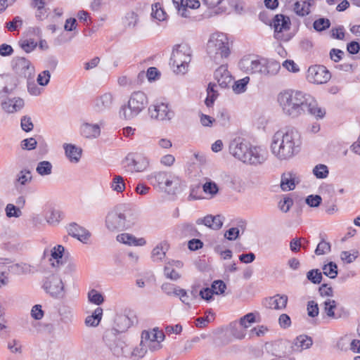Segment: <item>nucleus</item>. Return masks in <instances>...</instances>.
I'll list each match as a JSON object with an SVG mask.
<instances>
[{"label": "nucleus", "instance_id": "c9c22d12", "mask_svg": "<svg viewBox=\"0 0 360 360\" xmlns=\"http://www.w3.org/2000/svg\"><path fill=\"white\" fill-rule=\"evenodd\" d=\"M110 187L113 191L117 193L123 192L125 189V183L123 177L119 175H115L110 183Z\"/></svg>", "mask_w": 360, "mask_h": 360}, {"label": "nucleus", "instance_id": "aec40b11", "mask_svg": "<svg viewBox=\"0 0 360 360\" xmlns=\"http://www.w3.org/2000/svg\"><path fill=\"white\" fill-rule=\"evenodd\" d=\"M301 181L300 176L295 172L284 173L281 176V188L284 191L293 190Z\"/></svg>", "mask_w": 360, "mask_h": 360}, {"label": "nucleus", "instance_id": "603ef678", "mask_svg": "<svg viewBox=\"0 0 360 360\" xmlns=\"http://www.w3.org/2000/svg\"><path fill=\"white\" fill-rule=\"evenodd\" d=\"M330 251V244L323 239L318 244L315 253L317 255H322L328 253Z\"/></svg>", "mask_w": 360, "mask_h": 360}, {"label": "nucleus", "instance_id": "79ce46f5", "mask_svg": "<svg viewBox=\"0 0 360 360\" xmlns=\"http://www.w3.org/2000/svg\"><path fill=\"white\" fill-rule=\"evenodd\" d=\"M250 81L248 77H245L234 82L232 86L233 91L236 94H241L246 90L247 84Z\"/></svg>", "mask_w": 360, "mask_h": 360}, {"label": "nucleus", "instance_id": "473e14b6", "mask_svg": "<svg viewBox=\"0 0 360 360\" xmlns=\"http://www.w3.org/2000/svg\"><path fill=\"white\" fill-rule=\"evenodd\" d=\"M164 246H166V244L160 243L153 248L151 253L153 262H160L165 258L167 248H165Z\"/></svg>", "mask_w": 360, "mask_h": 360}, {"label": "nucleus", "instance_id": "2eb2a0df", "mask_svg": "<svg viewBox=\"0 0 360 360\" xmlns=\"http://www.w3.org/2000/svg\"><path fill=\"white\" fill-rule=\"evenodd\" d=\"M330 77V72L323 65H312L309 68L307 73V80L316 84H325Z\"/></svg>", "mask_w": 360, "mask_h": 360}, {"label": "nucleus", "instance_id": "0e129e2a", "mask_svg": "<svg viewBox=\"0 0 360 360\" xmlns=\"http://www.w3.org/2000/svg\"><path fill=\"white\" fill-rule=\"evenodd\" d=\"M172 2L174 7L178 11V13L181 17H188V14L186 13V8H185L184 7L185 3L184 0H172Z\"/></svg>", "mask_w": 360, "mask_h": 360}, {"label": "nucleus", "instance_id": "dca6fc26", "mask_svg": "<svg viewBox=\"0 0 360 360\" xmlns=\"http://www.w3.org/2000/svg\"><path fill=\"white\" fill-rule=\"evenodd\" d=\"M152 118L160 121H170L174 116V112L169 108L167 103H158L149 108Z\"/></svg>", "mask_w": 360, "mask_h": 360}, {"label": "nucleus", "instance_id": "c756f323", "mask_svg": "<svg viewBox=\"0 0 360 360\" xmlns=\"http://www.w3.org/2000/svg\"><path fill=\"white\" fill-rule=\"evenodd\" d=\"M312 339L305 335H302L296 338L294 340V349L302 351L309 348L312 345Z\"/></svg>", "mask_w": 360, "mask_h": 360}, {"label": "nucleus", "instance_id": "f704fd0d", "mask_svg": "<svg viewBox=\"0 0 360 360\" xmlns=\"http://www.w3.org/2000/svg\"><path fill=\"white\" fill-rule=\"evenodd\" d=\"M202 191L210 198H213L219 193V187L215 182L209 180L202 185Z\"/></svg>", "mask_w": 360, "mask_h": 360}, {"label": "nucleus", "instance_id": "f3484780", "mask_svg": "<svg viewBox=\"0 0 360 360\" xmlns=\"http://www.w3.org/2000/svg\"><path fill=\"white\" fill-rule=\"evenodd\" d=\"M114 102V95L110 92H105L94 98L92 107L94 111L97 112H103L110 110Z\"/></svg>", "mask_w": 360, "mask_h": 360}, {"label": "nucleus", "instance_id": "bf43d9fd", "mask_svg": "<svg viewBox=\"0 0 360 360\" xmlns=\"http://www.w3.org/2000/svg\"><path fill=\"white\" fill-rule=\"evenodd\" d=\"M22 25V20L19 16H15L12 21L6 23V27L11 32L17 30Z\"/></svg>", "mask_w": 360, "mask_h": 360}, {"label": "nucleus", "instance_id": "c03bdc74", "mask_svg": "<svg viewBox=\"0 0 360 360\" xmlns=\"http://www.w3.org/2000/svg\"><path fill=\"white\" fill-rule=\"evenodd\" d=\"M19 46L25 52L29 53L35 49L37 44L34 39H22L19 41Z\"/></svg>", "mask_w": 360, "mask_h": 360}, {"label": "nucleus", "instance_id": "7c9ffc66", "mask_svg": "<svg viewBox=\"0 0 360 360\" xmlns=\"http://www.w3.org/2000/svg\"><path fill=\"white\" fill-rule=\"evenodd\" d=\"M64 250V247L60 245H58L51 249V258L49 260L53 267H58L59 266L60 260L63 257Z\"/></svg>", "mask_w": 360, "mask_h": 360}, {"label": "nucleus", "instance_id": "4c0bfd02", "mask_svg": "<svg viewBox=\"0 0 360 360\" xmlns=\"http://www.w3.org/2000/svg\"><path fill=\"white\" fill-rule=\"evenodd\" d=\"M36 171L41 176L49 175L52 172V165L49 161L39 162L36 168Z\"/></svg>", "mask_w": 360, "mask_h": 360}, {"label": "nucleus", "instance_id": "2f4dec72", "mask_svg": "<svg viewBox=\"0 0 360 360\" xmlns=\"http://www.w3.org/2000/svg\"><path fill=\"white\" fill-rule=\"evenodd\" d=\"M103 316V309L101 307H97L93 314L90 316H88L85 319V324L87 326L95 327L97 326Z\"/></svg>", "mask_w": 360, "mask_h": 360}, {"label": "nucleus", "instance_id": "a18cd8bd", "mask_svg": "<svg viewBox=\"0 0 360 360\" xmlns=\"http://www.w3.org/2000/svg\"><path fill=\"white\" fill-rule=\"evenodd\" d=\"M32 176L29 170L24 169L20 171L16 177V181L20 185H26L32 181Z\"/></svg>", "mask_w": 360, "mask_h": 360}, {"label": "nucleus", "instance_id": "7ed1b4c3", "mask_svg": "<svg viewBox=\"0 0 360 360\" xmlns=\"http://www.w3.org/2000/svg\"><path fill=\"white\" fill-rule=\"evenodd\" d=\"M230 153L237 159L252 165L263 164L267 159L268 152L261 146H252L235 139L229 145Z\"/></svg>", "mask_w": 360, "mask_h": 360}, {"label": "nucleus", "instance_id": "338daca9", "mask_svg": "<svg viewBox=\"0 0 360 360\" xmlns=\"http://www.w3.org/2000/svg\"><path fill=\"white\" fill-rule=\"evenodd\" d=\"M37 142L34 138L25 139L21 141V148L24 150H32L37 146Z\"/></svg>", "mask_w": 360, "mask_h": 360}, {"label": "nucleus", "instance_id": "37998d69", "mask_svg": "<svg viewBox=\"0 0 360 360\" xmlns=\"http://www.w3.org/2000/svg\"><path fill=\"white\" fill-rule=\"evenodd\" d=\"M330 26V22L328 18H320L316 20L313 23V27L317 32H322L327 30Z\"/></svg>", "mask_w": 360, "mask_h": 360}, {"label": "nucleus", "instance_id": "052dcab7", "mask_svg": "<svg viewBox=\"0 0 360 360\" xmlns=\"http://www.w3.org/2000/svg\"><path fill=\"white\" fill-rule=\"evenodd\" d=\"M255 322H256V320L254 313H248L240 319V325L244 328H248L250 323Z\"/></svg>", "mask_w": 360, "mask_h": 360}, {"label": "nucleus", "instance_id": "bb28decb", "mask_svg": "<svg viewBox=\"0 0 360 360\" xmlns=\"http://www.w3.org/2000/svg\"><path fill=\"white\" fill-rule=\"evenodd\" d=\"M288 302V297L285 295H276L266 300V305L273 309H283Z\"/></svg>", "mask_w": 360, "mask_h": 360}, {"label": "nucleus", "instance_id": "20e7f679", "mask_svg": "<svg viewBox=\"0 0 360 360\" xmlns=\"http://www.w3.org/2000/svg\"><path fill=\"white\" fill-rule=\"evenodd\" d=\"M238 65L240 69L245 73L262 77L274 76L281 68L280 63L276 60L252 56L243 57Z\"/></svg>", "mask_w": 360, "mask_h": 360}, {"label": "nucleus", "instance_id": "3c124183", "mask_svg": "<svg viewBox=\"0 0 360 360\" xmlns=\"http://www.w3.org/2000/svg\"><path fill=\"white\" fill-rule=\"evenodd\" d=\"M11 271L16 275H22L30 271V268L26 264H15L11 266Z\"/></svg>", "mask_w": 360, "mask_h": 360}, {"label": "nucleus", "instance_id": "ea45409f", "mask_svg": "<svg viewBox=\"0 0 360 360\" xmlns=\"http://www.w3.org/2000/svg\"><path fill=\"white\" fill-rule=\"evenodd\" d=\"M213 320L214 314L210 311H207L204 316L199 317L195 320V326L199 328H203Z\"/></svg>", "mask_w": 360, "mask_h": 360}, {"label": "nucleus", "instance_id": "680f3d73", "mask_svg": "<svg viewBox=\"0 0 360 360\" xmlns=\"http://www.w3.org/2000/svg\"><path fill=\"white\" fill-rule=\"evenodd\" d=\"M27 91L30 94L34 96L41 95L44 91L43 88L39 87L34 82L27 81Z\"/></svg>", "mask_w": 360, "mask_h": 360}, {"label": "nucleus", "instance_id": "9d476101", "mask_svg": "<svg viewBox=\"0 0 360 360\" xmlns=\"http://www.w3.org/2000/svg\"><path fill=\"white\" fill-rule=\"evenodd\" d=\"M214 78L217 81L218 84L210 83L208 85L207 89V96L205 101L207 107H211L217 98V87L220 86L222 89L228 88L233 80L230 72L228 71L227 67L225 65H221L215 70Z\"/></svg>", "mask_w": 360, "mask_h": 360}, {"label": "nucleus", "instance_id": "de8ad7c7", "mask_svg": "<svg viewBox=\"0 0 360 360\" xmlns=\"http://www.w3.org/2000/svg\"><path fill=\"white\" fill-rule=\"evenodd\" d=\"M88 299L90 302L97 305H100L104 302L103 295L94 289L89 292Z\"/></svg>", "mask_w": 360, "mask_h": 360}, {"label": "nucleus", "instance_id": "4d7b16f0", "mask_svg": "<svg viewBox=\"0 0 360 360\" xmlns=\"http://www.w3.org/2000/svg\"><path fill=\"white\" fill-rule=\"evenodd\" d=\"M357 251H353L352 252L349 251H342L340 254L341 259L347 264L353 262L357 258Z\"/></svg>", "mask_w": 360, "mask_h": 360}, {"label": "nucleus", "instance_id": "72a5a7b5", "mask_svg": "<svg viewBox=\"0 0 360 360\" xmlns=\"http://www.w3.org/2000/svg\"><path fill=\"white\" fill-rule=\"evenodd\" d=\"M46 222L50 225L58 224L62 219V213L59 210H51L45 216Z\"/></svg>", "mask_w": 360, "mask_h": 360}, {"label": "nucleus", "instance_id": "39448f33", "mask_svg": "<svg viewBox=\"0 0 360 360\" xmlns=\"http://www.w3.org/2000/svg\"><path fill=\"white\" fill-rule=\"evenodd\" d=\"M146 179L154 188L169 194H176L185 186L181 176L171 171L154 172L147 175Z\"/></svg>", "mask_w": 360, "mask_h": 360}, {"label": "nucleus", "instance_id": "864d4df0", "mask_svg": "<svg viewBox=\"0 0 360 360\" xmlns=\"http://www.w3.org/2000/svg\"><path fill=\"white\" fill-rule=\"evenodd\" d=\"M212 292L215 295H221L224 292L226 285L221 280L214 281L211 286Z\"/></svg>", "mask_w": 360, "mask_h": 360}, {"label": "nucleus", "instance_id": "423d86ee", "mask_svg": "<svg viewBox=\"0 0 360 360\" xmlns=\"http://www.w3.org/2000/svg\"><path fill=\"white\" fill-rule=\"evenodd\" d=\"M136 217L130 210L116 207L105 217V227L111 232L120 231L131 228L136 222Z\"/></svg>", "mask_w": 360, "mask_h": 360}, {"label": "nucleus", "instance_id": "412c9836", "mask_svg": "<svg viewBox=\"0 0 360 360\" xmlns=\"http://www.w3.org/2000/svg\"><path fill=\"white\" fill-rule=\"evenodd\" d=\"M24 106L23 99L19 97L7 98L1 103L3 110L8 113H14L20 110Z\"/></svg>", "mask_w": 360, "mask_h": 360}, {"label": "nucleus", "instance_id": "cd10ccee", "mask_svg": "<svg viewBox=\"0 0 360 360\" xmlns=\"http://www.w3.org/2000/svg\"><path fill=\"white\" fill-rule=\"evenodd\" d=\"M52 0H31L30 6L36 9L35 17L39 20H43L47 17V9L45 5Z\"/></svg>", "mask_w": 360, "mask_h": 360}, {"label": "nucleus", "instance_id": "5701e85b", "mask_svg": "<svg viewBox=\"0 0 360 360\" xmlns=\"http://www.w3.org/2000/svg\"><path fill=\"white\" fill-rule=\"evenodd\" d=\"M222 217L221 215H207L203 218H199L196 220L198 225L204 224L214 230L219 229L223 225Z\"/></svg>", "mask_w": 360, "mask_h": 360}, {"label": "nucleus", "instance_id": "f8f14e48", "mask_svg": "<svg viewBox=\"0 0 360 360\" xmlns=\"http://www.w3.org/2000/svg\"><path fill=\"white\" fill-rule=\"evenodd\" d=\"M124 167L130 172H142L145 171L150 165L149 158L142 153H129L125 157L124 161Z\"/></svg>", "mask_w": 360, "mask_h": 360}, {"label": "nucleus", "instance_id": "0eeeda50", "mask_svg": "<svg viewBox=\"0 0 360 360\" xmlns=\"http://www.w3.org/2000/svg\"><path fill=\"white\" fill-rule=\"evenodd\" d=\"M208 56L217 63H221L231 53L230 43L226 34L216 32L210 35L206 46Z\"/></svg>", "mask_w": 360, "mask_h": 360}, {"label": "nucleus", "instance_id": "a211bd4d", "mask_svg": "<svg viewBox=\"0 0 360 360\" xmlns=\"http://www.w3.org/2000/svg\"><path fill=\"white\" fill-rule=\"evenodd\" d=\"M290 24L289 17L283 14L276 15L271 23V25H272L274 29L275 38L281 39L282 33L290 30Z\"/></svg>", "mask_w": 360, "mask_h": 360}, {"label": "nucleus", "instance_id": "6e6d98bb", "mask_svg": "<svg viewBox=\"0 0 360 360\" xmlns=\"http://www.w3.org/2000/svg\"><path fill=\"white\" fill-rule=\"evenodd\" d=\"M6 213L8 217H19L22 214L20 207L13 204H8L6 207Z\"/></svg>", "mask_w": 360, "mask_h": 360}, {"label": "nucleus", "instance_id": "a19ab883", "mask_svg": "<svg viewBox=\"0 0 360 360\" xmlns=\"http://www.w3.org/2000/svg\"><path fill=\"white\" fill-rule=\"evenodd\" d=\"M166 13L161 8L160 4L157 3L152 6L151 16L159 21H163L166 18Z\"/></svg>", "mask_w": 360, "mask_h": 360}, {"label": "nucleus", "instance_id": "6ab92c4d", "mask_svg": "<svg viewBox=\"0 0 360 360\" xmlns=\"http://www.w3.org/2000/svg\"><path fill=\"white\" fill-rule=\"evenodd\" d=\"M135 321L136 316L131 311L117 314L115 319L114 328L118 333L125 332Z\"/></svg>", "mask_w": 360, "mask_h": 360}, {"label": "nucleus", "instance_id": "a878e982", "mask_svg": "<svg viewBox=\"0 0 360 360\" xmlns=\"http://www.w3.org/2000/svg\"><path fill=\"white\" fill-rule=\"evenodd\" d=\"M117 240L123 244L134 246H143L146 243L143 238H136L130 233H124L117 236Z\"/></svg>", "mask_w": 360, "mask_h": 360}, {"label": "nucleus", "instance_id": "c85d7f7f", "mask_svg": "<svg viewBox=\"0 0 360 360\" xmlns=\"http://www.w3.org/2000/svg\"><path fill=\"white\" fill-rule=\"evenodd\" d=\"M314 4V0H304L302 1H296L294 4L293 10L299 16H306L311 12V7Z\"/></svg>", "mask_w": 360, "mask_h": 360}, {"label": "nucleus", "instance_id": "58836bf2", "mask_svg": "<svg viewBox=\"0 0 360 360\" xmlns=\"http://www.w3.org/2000/svg\"><path fill=\"white\" fill-rule=\"evenodd\" d=\"M323 272L326 276L335 278L338 275V266L335 263L330 262L323 266Z\"/></svg>", "mask_w": 360, "mask_h": 360}, {"label": "nucleus", "instance_id": "49530a36", "mask_svg": "<svg viewBox=\"0 0 360 360\" xmlns=\"http://www.w3.org/2000/svg\"><path fill=\"white\" fill-rule=\"evenodd\" d=\"M328 167L323 164L317 165L313 169V174L318 179H325L328 175Z\"/></svg>", "mask_w": 360, "mask_h": 360}, {"label": "nucleus", "instance_id": "774afa93", "mask_svg": "<svg viewBox=\"0 0 360 360\" xmlns=\"http://www.w3.org/2000/svg\"><path fill=\"white\" fill-rule=\"evenodd\" d=\"M307 313L308 315L311 317H316L319 314V307L318 304L311 300L308 302L307 304Z\"/></svg>", "mask_w": 360, "mask_h": 360}, {"label": "nucleus", "instance_id": "9b49d317", "mask_svg": "<svg viewBox=\"0 0 360 360\" xmlns=\"http://www.w3.org/2000/svg\"><path fill=\"white\" fill-rule=\"evenodd\" d=\"M191 47L186 44H178L174 48L170 65L176 73L184 75L187 72L188 65L191 61Z\"/></svg>", "mask_w": 360, "mask_h": 360}, {"label": "nucleus", "instance_id": "69168bd1", "mask_svg": "<svg viewBox=\"0 0 360 360\" xmlns=\"http://www.w3.org/2000/svg\"><path fill=\"white\" fill-rule=\"evenodd\" d=\"M161 288L162 291L168 295H176L179 288L176 287L174 284L166 283L162 285Z\"/></svg>", "mask_w": 360, "mask_h": 360}, {"label": "nucleus", "instance_id": "e433bc0d", "mask_svg": "<svg viewBox=\"0 0 360 360\" xmlns=\"http://www.w3.org/2000/svg\"><path fill=\"white\" fill-rule=\"evenodd\" d=\"M324 311L326 315L333 319H338V316L335 314V309L337 307L336 302L334 300L327 299L324 302Z\"/></svg>", "mask_w": 360, "mask_h": 360}, {"label": "nucleus", "instance_id": "4468645a", "mask_svg": "<svg viewBox=\"0 0 360 360\" xmlns=\"http://www.w3.org/2000/svg\"><path fill=\"white\" fill-rule=\"evenodd\" d=\"M13 70L21 77L30 79L34 75V67L32 63L24 57H15L11 62Z\"/></svg>", "mask_w": 360, "mask_h": 360}, {"label": "nucleus", "instance_id": "e2e57ef3", "mask_svg": "<svg viewBox=\"0 0 360 360\" xmlns=\"http://www.w3.org/2000/svg\"><path fill=\"white\" fill-rule=\"evenodd\" d=\"M322 198L319 195H310L307 197L305 202L306 203L311 207H317L321 203Z\"/></svg>", "mask_w": 360, "mask_h": 360}, {"label": "nucleus", "instance_id": "13d9d810", "mask_svg": "<svg viewBox=\"0 0 360 360\" xmlns=\"http://www.w3.org/2000/svg\"><path fill=\"white\" fill-rule=\"evenodd\" d=\"M50 78V72L49 70H44L38 75L37 82L40 86H45L49 83Z\"/></svg>", "mask_w": 360, "mask_h": 360}, {"label": "nucleus", "instance_id": "f03ea898", "mask_svg": "<svg viewBox=\"0 0 360 360\" xmlns=\"http://www.w3.org/2000/svg\"><path fill=\"white\" fill-rule=\"evenodd\" d=\"M302 141L300 135L295 129L278 130L271 143L272 153L279 160H289L300 150Z\"/></svg>", "mask_w": 360, "mask_h": 360}, {"label": "nucleus", "instance_id": "ddd939ff", "mask_svg": "<svg viewBox=\"0 0 360 360\" xmlns=\"http://www.w3.org/2000/svg\"><path fill=\"white\" fill-rule=\"evenodd\" d=\"M43 288L52 297L60 299L65 296V286L61 278L51 275L45 280Z\"/></svg>", "mask_w": 360, "mask_h": 360}, {"label": "nucleus", "instance_id": "6e6552de", "mask_svg": "<svg viewBox=\"0 0 360 360\" xmlns=\"http://www.w3.org/2000/svg\"><path fill=\"white\" fill-rule=\"evenodd\" d=\"M148 105V98L143 91H134L129 96L127 103L120 107V117L125 120H131L141 114Z\"/></svg>", "mask_w": 360, "mask_h": 360}, {"label": "nucleus", "instance_id": "8fccbe9b", "mask_svg": "<svg viewBox=\"0 0 360 360\" xmlns=\"http://www.w3.org/2000/svg\"><path fill=\"white\" fill-rule=\"evenodd\" d=\"M307 278L314 284H319L322 280V274L319 269H312L307 272Z\"/></svg>", "mask_w": 360, "mask_h": 360}, {"label": "nucleus", "instance_id": "f257e3e1", "mask_svg": "<svg viewBox=\"0 0 360 360\" xmlns=\"http://www.w3.org/2000/svg\"><path fill=\"white\" fill-rule=\"evenodd\" d=\"M277 101L283 112L291 117H297L308 112L316 118H323L326 111L309 94L301 91L286 90L280 92Z\"/></svg>", "mask_w": 360, "mask_h": 360}, {"label": "nucleus", "instance_id": "5fc2aeb1", "mask_svg": "<svg viewBox=\"0 0 360 360\" xmlns=\"http://www.w3.org/2000/svg\"><path fill=\"white\" fill-rule=\"evenodd\" d=\"M7 347L12 354H21L22 345L18 340H11L8 342Z\"/></svg>", "mask_w": 360, "mask_h": 360}, {"label": "nucleus", "instance_id": "1a4fd4ad", "mask_svg": "<svg viewBox=\"0 0 360 360\" xmlns=\"http://www.w3.org/2000/svg\"><path fill=\"white\" fill-rule=\"evenodd\" d=\"M164 338L165 335L160 330L153 329L151 331H143L139 347L133 351V355L141 358L145 355L148 349L151 352L160 349Z\"/></svg>", "mask_w": 360, "mask_h": 360}, {"label": "nucleus", "instance_id": "4be33fe9", "mask_svg": "<svg viewBox=\"0 0 360 360\" xmlns=\"http://www.w3.org/2000/svg\"><path fill=\"white\" fill-rule=\"evenodd\" d=\"M68 232L70 236L76 238L82 243H86L91 236L90 233L86 229L76 223H72L68 226Z\"/></svg>", "mask_w": 360, "mask_h": 360}, {"label": "nucleus", "instance_id": "393cba45", "mask_svg": "<svg viewBox=\"0 0 360 360\" xmlns=\"http://www.w3.org/2000/svg\"><path fill=\"white\" fill-rule=\"evenodd\" d=\"M81 134L87 139H96L100 136L101 129L97 124L84 123L80 128Z\"/></svg>", "mask_w": 360, "mask_h": 360}, {"label": "nucleus", "instance_id": "09e8293b", "mask_svg": "<svg viewBox=\"0 0 360 360\" xmlns=\"http://www.w3.org/2000/svg\"><path fill=\"white\" fill-rule=\"evenodd\" d=\"M165 276L171 280L176 281L180 278V274L173 269L171 263H168L164 268Z\"/></svg>", "mask_w": 360, "mask_h": 360}, {"label": "nucleus", "instance_id": "b1692460", "mask_svg": "<svg viewBox=\"0 0 360 360\" xmlns=\"http://www.w3.org/2000/svg\"><path fill=\"white\" fill-rule=\"evenodd\" d=\"M65 153L68 159L72 163H77L79 162L82 149L72 143H65L63 145Z\"/></svg>", "mask_w": 360, "mask_h": 360}]
</instances>
